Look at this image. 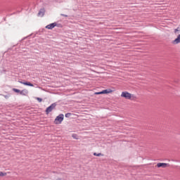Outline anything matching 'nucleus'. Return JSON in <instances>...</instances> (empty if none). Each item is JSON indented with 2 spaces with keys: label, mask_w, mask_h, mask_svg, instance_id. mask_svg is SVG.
Listing matches in <instances>:
<instances>
[{
  "label": "nucleus",
  "mask_w": 180,
  "mask_h": 180,
  "mask_svg": "<svg viewBox=\"0 0 180 180\" xmlns=\"http://www.w3.org/2000/svg\"><path fill=\"white\" fill-rule=\"evenodd\" d=\"M121 98H124L125 99H129V101H133L134 98V94H131L128 91H122L121 94Z\"/></svg>",
  "instance_id": "1"
},
{
  "label": "nucleus",
  "mask_w": 180,
  "mask_h": 180,
  "mask_svg": "<svg viewBox=\"0 0 180 180\" xmlns=\"http://www.w3.org/2000/svg\"><path fill=\"white\" fill-rule=\"evenodd\" d=\"M56 106H57V103H53L49 107H47L45 110L46 115H49L51 112H53V110L56 109Z\"/></svg>",
  "instance_id": "2"
},
{
  "label": "nucleus",
  "mask_w": 180,
  "mask_h": 180,
  "mask_svg": "<svg viewBox=\"0 0 180 180\" xmlns=\"http://www.w3.org/2000/svg\"><path fill=\"white\" fill-rule=\"evenodd\" d=\"M63 120H64V114H60L56 117L54 120V123L55 124H61Z\"/></svg>",
  "instance_id": "3"
},
{
  "label": "nucleus",
  "mask_w": 180,
  "mask_h": 180,
  "mask_svg": "<svg viewBox=\"0 0 180 180\" xmlns=\"http://www.w3.org/2000/svg\"><path fill=\"white\" fill-rule=\"evenodd\" d=\"M45 13H46V9L44 8H41L39 9L37 16H39V18H43Z\"/></svg>",
  "instance_id": "4"
},
{
  "label": "nucleus",
  "mask_w": 180,
  "mask_h": 180,
  "mask_svg": "<svg viewBox=\"0 0 180 180\" xmlns=\"http://www.w3.org/2000/svg\"><path fill=\"white\" fill-rule=\"evenodd\" d=\"M157 167L158 168H167V167H169V164L159 162L157 164Z\"/></svg>",
  "instance_id": "5"
},
{
  "label": "nucleus",
  "mask_w": 180,
  "mask_h": 180,
  "mask_svg": "<svg viewBox=\"0 0 180 180\" xmlns=\"http://www.w3.org/2000/svg\"><path fill=\"white\" fill-rule=\"evenodd\" d=\"M45 27H46V29H49V30H51L54 29V27H56V22L49 24Z\"/></svg>",
  "instance_id": "6"
},
{
  "label": "nucleus",
  "mask_w": 180,
  "mask_h": 180,
  "mask_svg": "<svg viewBox=\"0 0 180 180\" xmlns=\"http://www.w3.org/2000/svg\"><path fill=\"white\" fill-rule=\"evenodd\" d=\"M180 43V34L177 36V37L172 41L173 44H179Z\"/></svg>",
  "instance_id": "7"
},
{
  "label": "nucleus",
  "mask_w": 180,
  "mask_h": 180,
  "mask_svg": "<svg viewBox=\"0 0 180 180\" xmlns=\"http://www.w3.org/2000/svg\"><path fill=\"white\" fill-rule=\"evenodd\" d=\"M27 94H29V91H27V89L20 90V95H22V96H26Z\"/></svg>",
  "instance_id": "8"
},
{
  "label": "nucleus",
  "mask_w": 180,
  "mask_h": 180,
  "mask_svg": "<svg viewBox=\"0 0 180 180\" xmlns=\"http://www.w3.org/2000/svg\"><path fill=\"white\" fill-rule=\"evenodd\" d=\"M22 85H25V86H34V85L33 84H32V82H29V81H25L22 83Z\"/></svg>",
  "instance_id": "9"
},
{
  "label": "nucleus",
  "mask_w": 180,
  "mask_h": 180,
  "mask_svg": "<svg viewBox=\"0 0 180 180\" xmlns=\"http://www.w3.org/2000/svg\"><path fill=\"white\" fill-rule=\"evenodd\" d=\"M112 92H113V90L110 89H106L103 90V94H105V95H108V94H112Z\"/></svg>",
  "instance_id": "10"
},
{
  "label": "nucleus",
  "mask_w": 180,
  "mask_h": 180,
  "mask_svg": "<svg viewBox=\"0 0 180 180\" xmlns=\"http://www.w3.org/2000/svg\"><path fill=\"white\" fill-rule=\"evenodd\" d=\"M1 96H4V98H5V99H8V98H11V94L8 93L7 94H0Z\"/></svg>",
  "instance_id": "11"
},
{
  "label": "nucleus",
  "mask_w": 180,
  "mask_h": 180,
  "mask_svg": "<svg viewBox=\"0 0 180 180\" xmlns=\"http://www.w3.org/2000/svg\"><path fill=\"white\" fill-rule=\"evenodd\" d=\"M93 155H94V157H103V154H102L101 153H94Z\"/></svg>",
  "instance_id": "12"
},
{
  "label": "nucleus",
  "mask_w": 180,
  "mask_h": 180,
  "mask_svg": "<svg viewBox=\"0 0 180 180\" xmlns=\"http://www.w3.org/2000/svg\"><path fill=\"white\" fill-rule=\"evenodd\" d=\"M72 139H74L75 140H78V135L77 134H72Z\"/></svg>",
  "instance_id": "13"
},
{
  "label": "nucleus",
  "mask_w": 180,
  "mask_h": 180,
  "mask_svg": "<svg viewBox=\"0 0 180 180\" xmlns=\"http://www.w3.org/2000/svg\"><path fill=\"white\" fill-rule=\"evenodd\" d=\"M13 92H15V94H20V90L19 89H13Z\"/></svg>",
  "instance_id": "14"
},
{
  "label": "nucleus",
  "mask_w": 180,
  "mask_h": 180,
  "mask_svg": "<svg viewBox=\"0 0 180 180\" xmlns=\"http://www.w3.org/2000/svg\"><path fill=\"white\" fill-rule=\"evenodd\" d=\"M94 95H103V90H102L101 91L95 92Z\"/></svg>",
  "instance_id": "15"
},
{
  "label": "nucleus",
  "mask_w": 180,
  "mask_h": 180,
  "mask_svg": "<svg viewBox=\"0 0 180 180\" xmlns=\"http://www.w3.org/2000/svg\"><path fill=\"white\" fill-rule=\"evenodd\" d=\"M71 116H72V113H71V112H68L65 115V117H67V118H68Z\"/></svg>",
  "instance_id": "16"
},
{
  "label": "nucleus",
  "mask_w": 180,
  "mask_h": 180,
  "mask_svg": "<svg viewBox=\"0 0 180 180\" xmlns=\"http://www.w3.org/2000/svg\"><path fill=\"white\" fill-rule=\"evenodd\" d=\"M56 27H63V25L61 23L56 22Z\"/></svg>",
  "instance_id": "17"
},
{
  "label": "nucleus",
  "mask_w": 180,
  "mask_h": 180,
  "mask_svg": "<svg viewBox=\"0 0 180 180\" xmlns=\"http://www.w3.org/2000/svg\"><path fill=\"white\" fill-rule=\"evenodd\" d=\"M6 175V172H0V176H5Z\"/></svg>",
  "instance_id": "18"
},
{
  "label": "nucleus",
  "mask_w": 180,
  "mask_h": 180,
  "mask_svg": "<svg viewBox=\"0 0 180 180\" xmlns=\"http://www.w3.org/2000/svg\"><path fill=\"white\" fill-rule=\"evenodd\" d=\"M37 101H38L39 103L43 102V98L40 97H37Z\"/></svg>",
  "instance_id": "19"
},
{
  "label": "nucleus",
  "mask_w": 180,
  "mask_h": 180,
  "mask_svg": "<svg viewBox=\"0 0 180 180\" xmlns=\"http://www.w3.org/2000/svg\"><path fill=\"white\" fill-rule=\"evenodd\" d=\"M178 32H180L179 27H177L176 29L174 30V33H178Z\"/></svg>",
  "instance_id": "20"
},
{
  "label": "nucleus",
  "mask_w": 180,
  "mask_h": 180,
  "mask_svg": "<svg viewBox=\"0 0 180 180\" xmlns=\"http://www.w3.org/2000/svg\"><path fill=\"white\" fill-rule=\"evenodd\" d=\"M30 36H32V34H30V35H28V36H27V37H24L23 39H22L21 40H25V39H26L30 37Z\"/></svg>",
  "instance_id": "21"
},
{
  "label": "nucleus",
  "mask_w": 180,
  "mask_h": 180,
  "mask_svg": "<svg viewBox=\"0 0 180 180\" xmlns=\"http://www.w3.org/2000/svg\"><path fill=\"white\" fill-rule=\"evenodd\" d=\"M61 16H64L65 18H68V15H65V14H60Z\"/></svg>",
  "instance_id": "22"
},
{
  "label": "nucleus",
  "mask_w": 180,
  "mask_h": 180,
  "mask_svg": "<svg viewBox=\"0 0 180 180\" xmlns=\"http://www.w3.org/2000/svg\"><path fill=\"white\" fill-rule=\"evenodd\" d=\"M18 82H19L20 84H23V82H22V81L19 80Z\"/></svg>",
  "instance_id": "23"
},
{
  "label": "nucleus",
  "mask_w": 180,
  "mask_h": 180,
  "mask_svg": "<svg viewBox=\"0 0 180 180\" xmlns=\"http://www.w3.org/2000/svg\"><path fill=\"white\" fill-rule=\"evenodd\" d=\"M49 2L53 1H58V0H48Z\"/></svg>",
  "instance_id": "24"
}]
</instances>
